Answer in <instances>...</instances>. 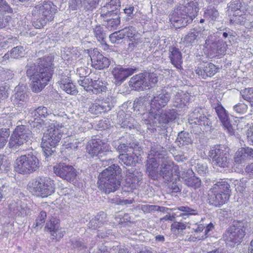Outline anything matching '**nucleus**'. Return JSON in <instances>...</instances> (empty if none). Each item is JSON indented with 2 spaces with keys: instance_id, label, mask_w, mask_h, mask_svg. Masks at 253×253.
Listing matches in <instances>:
<instances>
[{
  "instance_id": "f257e3e1",
  "label": "nucleus",
  "mask_w": 253,
  "mask_h": 253,
  "mask_svg": "<svg viewBox=\"0 0 253 253\" xmlns=\"http://www.w3.org/2000/svg\"><path fill=\"white\" fill-rule=\"evenodd\" d=\"M38 65L30 62L26 66V75L31 81L33 92H40L51 79L53 73L51 56H44L38 59Z\"/></svg>"
},
{
  "instance_id": "f03ea898",
  "label": "nucleus",
  "mask_w": 253,
  "mask_h": 253,
  "mask_svg": "<svg viewBox=\"0 0 253 253\" xmlns=\"http://www.w3.org/2000/svg\"><path fill=\"white\" fill-rule=\"evenodd\" d=\"M197 1H190L185 5H179L173 10L170 20L175 28L186 27L191 23L199 10Z\"/></svg>"
},
{
  "instance_id": "7ed1b4c3",
  "label": "nucleus",
  "mask_w": 253,
  "mask_h": 253,
  "mask_svg": "<svg viewBox=\"0 0 253 253\" xmlns=\"http://www.w3.org/2000/svg\"><path fill=\"white\" fill-rule=\"evenodd\" d=\"M63 126L57 122L51 123L44 133L41 143L45 159L53 155L63 133Z\"/></svg>"
},
{
  "instance_id": "20e7f679",
  "label": "nucleus",
  "mask_w": 253,
  "mask_h": 253,
  "mask_svg": "<svg viewBox=\"0 0 253 253\" xmlns=\"http://www.w3.org/2000/svg\"><path fill=\"white\" fill-rule=\"evenodd\" d=\"M120 0H111L101 8L100 17L108 30H116L120 24Z\"/></svg>"
},
{
  "instance_id": "39448f33",
  "label": "nucleus",
  "mask_w": 253,
  "mask_h": 253,
  "mask_svg": "<svg viewBox=\"0 0 253 253\" xmlns=\"http://www.w3.org/2000/svg\"><path fill=\"white\" fill-rule=\"evenodd\" d=\"M56 6L50 1L40 3L33 8L32 15L36 20L34 26L37 29L45 26L48 22L51 21L56 12Z\"/></svg>"
},
{
  "instance_id": "423d86ee",
  "label": "nucleus",
  "mask_w": 253,
  "mask_h": 253,
  "mask_svg": "<svg viewBox=\"0 0 253 253\" xmlns=\"http://www.w3.org/2000/svg\"><path fill=\"white\" fill-rule=\"evenodd\" d=\"M30 192L37 197L45 198L55 192L54 181L47 176H38L29 184Z\"/></svg>"
},
{
  "instance_id": "0eeeda50",
  "label": "nucleus",
  "mask_w": 253,
  "mask_h": 253,
  "mask_svg": "<svg viewBox=\"0 0 253 253\" xmlns=\"http://www.w3.org/2000/svg\"><path fill=\"white\" fill-rule=\"evenodd\" d=\"M230 185L221 180L214 184L209 193V203L215 207H220L229 199Z\"/></svg>"
},
{
  "instance_id": "6e6552de",
  "label": "nucleus",
  "mask_w": 253,
  "mask_h": 253,
  "mask_svg": "<svg viewBox=\"0 0 253 253\" xmlns=\"http://www.w3.org/2000/svg\"><path fill=\"white\" fill-rule=\"evenodd\" d=\"M39 167V159L32 152H29L16 159L14 169L19 173L27 174L38 170Z\"/></svg>"
},
{
  "instance_id": "1a4fd4ad",
  "label": "nucleus",
  "mask_w": 253,
  "mask_h": 253,
  "mask_svg": "<svg viewBox=\"0 0 253 253\" xmlns=\"http://www.w3.org/2000/svg\"><path fill=\"white\" fill-rule=\"evenodd\" d=\"M250 225L251 224L245 220L233 221L224 235V240L227 243H240Z\"/></svg>"
},
{
  "instance_id": "9d476101",
  "label": "nucleus",
  "mask_w": 253,
  "mask_h": 253,
  "mask_svg": "<svg viewBox=\"0 0 253 253\" xmlns=\"http://www.w3.org/2000/svg\"><path fill=\"white\" fill-rule=\"evenodd\" d=\"M147 97H140L138 99L137 103L139 106H145L149 104L148 101L147 100ZM170 96L168 93L161 92L160 94L154 96L153 99L151 100L150 105V117H153L155 115V112H159V111L164 107L169 101Z\"/></svg>"
},
{
  "instance_id": "9b49d317",
  "label": "nucleus",
  "mask_w": 253,
  "mask_h": 253,
  "mask_svg": "<svg viewBox=\"0 0 253 253\" xmlns=\"http://www.w3.org/2000/svg\"><path fill=\"white\" fill-rule=\"evenodd\" d=\"M213 165L222 168L228 167L229 153L224 146L217 145L211 148L209 153Z\"/></svg>"
},
{
  "instance_id": "f8f14e48",
  "label": "nucleus",
  "mask_w": 253,
  "mask_h": 253,
  "mask_svg": "<svg viewBox=\"0 0 253 253\" xmlns=\"http://www.w3.org/2000/svg\"><path fill=\"white\" fill-rule=\"evenodd\" d=\"M159 112H155V115L150 117V113L147 115V119L143 117V120L145 124L150 126H159V125L167 124L170 121L174 120L176 117L177 113L174 109H166L164 113L161 114Z\"/></svg>"
},
{
  "instance_id": "ddd939ff",
  "label": "nucleus",
  "mask_w": 253,
  "mask_h": 253,
  "mask_svg": "<svg viewBox=\"0 0 253 253\" xmlns=\"http://www.w3.org/2000/svg\"><path fill=\"white\" fill-rule=\"evenodd\" d=\"M161 162L159 175L162 176L165 181H171L173 174L180 176V173L178 166L175 165L173 161L169 158L165 157L161 161Z\"/></svg>"
},
{
  "instance_id": "4468645a",
  "label": "nucleus",
  "mask_w": 253,
  "mask_h": 253,
  "mask_svg": "<svg viewBox=\"0 0 253 253\" xmlns=\"http://www.w3.org/2000/svg\"><path fill=\"white\" fill-rule=\"evenodd\" d=\"M111 74L114 79V83L117 86L120 85L127 78L136 72L135 67H123L115 64L112 66Z\"/></svg>"
},
{
  "instance_id": "2eb2a0df",
  "label": "nucleus",
  "mask_w": 253,
  "mask_h": 253,
  "mask_svg": "<svg viewBox=\"0 0 253 253\" xmlns=\"http://www.w3.org/2000/svg\"><path fill=\"white\" fill-rule=\"evenodd\" d=\"M87 152L91 157L96 156L101 159L111 154L112 151L107 143L97 139L92 140V144L87 148Z\"/></svg>"
},
{
  "instance_id": "dca6fc26",
  "label": "nucleus",
  "mask_w": 253,
  "mask_h": 253,
  "mask_svg": "<svg viewBox=\"0 0 253 253\" xmlns=\"http://www.w3.org/2000/svg\"><path fill=\"white\" fill-rule=\"evenodd\" d=\"M116 102V98L110 96L103 100L95 101L89 105L88 111L94 115L107 112L111 110Z\"/></svg>"
},
{
  "instance_id": "f3484780",
  "label": "nucleus",
  "mask_w": 253,
  "mask_h": 253,
  "mask_svg": "<svg viewBox=\"0 0 253 253\" xmlns=\"http://www.w3.org/2000/svg\"><path fill=\"white\" fill-rule=\"evenodd\" d=\"M54 173L63 179L70 182H74L77 178V171L72 166L60 163L53 167Z\"/></svg>"
},
{
  "instance_id": "a211bd4d",
  "label": "nucleus",
  "mask_w": 253,
  "mask_h": 253,
  "mask_svg": "<svg viewBox=\"0 0 253 253\" xmlns=\"http://www.w3.org/2000/svg\"><path fill=\"white\" fill-rule=\"evenodd\" d=\"M208 34V30L204 28L195 27L185 35L183 42L188 46L196 45L201 42L202 39H205Z\"/></svg>"
},
{
  "instance_id": "6ab92c4d",
  "label": "nucleus",
  "mask_w": 253,
  "mask_h": 253,
  "mask_svg": "<svg viewBox=\"0 0 253 253\" xmlns=\"http://www.w3.org/2000/svg\"><path fill=\"white\" fill-rule=\"evenodd\" d=\"M100 0H69V7L72 10H81L92 12L98 6Z\"/></svg>"
},
{
  "instance_id": "aec40b11",
  "label": "nucleus",
  "mask_w": 253,
  "mask_h": 253,
  "mask_svg": "<svg viewBox=\"0 0 253 253\" xmlns=\"http://www.w3.org/2000/svg\"><path fill=\"white\" fill-rule=\"evenodd\" d=\"M219 118L223 128L230 135H233L235 133V130L230 123L227 112L220 103H218L215 106H213Z\"/></svg>"
},
{
  "instance_id": "412c9836",
  "label": "nucleus",
  "mask_w": 253,
  "mask_h": 253,
  "mask_svg": "<svg viewBox=\"0 0 253 253\" xmlns=\"http://www.w3.org/2000/svg\"><path fill=\"white\" fill-rule=\"evenodd\" d=\"M89 56L93 67L97 70H103L107 68L111 64L110 59L104 56L97 50L94 49L89 52Z\"/></svg>"
},
{
  "instance_id": "4be33fe9",
  "label": "nucleus",
  "mask_w": 253,
  "mask_h": 253,
  "mask_svg": "<svg viewBox=\"0 0 253 253\" xmlns=\"http://www.w3.org/2000/svg\"><path fill=\"white\" fill-rule=\"evenodd\" d=\"M219 68L211 62H201L196 67L195 73L199 78L206 79L213 76Z\"/></svg>"
},
{
  "instance_id": "5701e85b",
  "label": "nucleus",
  "mask_w": 253,
  "mask_h": 253,
  "mask_svg": "<svg viewBox=\"0 0 253 253\" xmlns=\"http://www.w3.org/2000/svg\"><path fill=\"white\" fill-rule=\"evenodd\" d=\"M97 184L100 190L106 194L114 192L120 186L121 182L119 178L98 179Z\"/></svg>"
},
{
  "instance_id": "b1692460",
  "label": "nucleus",
  "mask_w": 253,
  "mask_h": 253,
  "mask_svg": "<svg viewBox=\"0 0 253 253\" xmlns=\"http://www.w3.org/2000/svg\"><path fill=\"white\" fill-rule=\"evenodd\" d=\"M142 174L141 172L131 168L126 169V182L128 186L132 189H136L141 183Z\"/></svg>"
},
{
  "instance_id": "393cba45",
  "label": "nucleus",
  "mask_w": 253,
  "mask_h": 253,
  "mask_svg": "<svg viewBox=\"0 0 253 253\" xmlns=\"http://www.w3.org/2000/svg\"><path fill=\"white\" fill-rule=\"evenodd\" d=\"M206 111L204 109L197 108L195 109L191 115V118L193 120H195L196 123L200 125H203L210 127L211 126V118L210 115L205 114Z\"/></svg>"
},
{
  "instance_id": "a878e982",
  "label": "nucleus",
  "mask_w": 253,
  "mask_h": 253,
  "mask_svg": "<svg viewBox=\"0 0 253 253\" xmlns=\"http://www.w3.org/2000/svg\"><path fill=\"white\" fill-rule=\"evenodd\" d=\"M160 160L156 159V157H149L146 161V172L148 176L153 180H156L159 177L158 168L160 166L159 162Z\"/></svg>"
},
{
  "instance_id": "bb28decb",
  "label": "nucleus",
  "mask_w": 253,
  "mask_h": 253,
  "mask_svg": "<svg viewBox=\"0 0 253 253\" xmlns=\"http://www.w3.org/2000/svg\"><path fill=\"white\" fill-rule=\"evenodd\" d=\"M146 75L144 73L136 75L131 78L129 82L130 85L135 90H144L147 88L146 82Z\"/></svg>"
},
{
  "instance_id": "cd10ccee",
  "label": "nucleus",
  "mask_w": 253,
  "mask_h": 253,
  "mask_svg": "<svg viewBox=\"0 0 253 253\" xmlns=\"http://www.w3.org/2000/svg\"><path fill=\"white\" fill-rule=\"evenodd\" d=\"M169 57L171 63L177 69H181L182 63V54L179 49L176 47H169Z\"/></svg>"
},
{
  "instance_id": "c85d7f7f",
  "label": "nucleus",
  "mask_w": 253,
  "mask_h": 253,
  "mask_svg": "<svg viewBox=\"0 0 253 253\" xmlns=\"http://www.w3.org/2000/svg\"><path fill=\"white\" fill-rule=\"evenodd\" d=\"M253 159V149L250 147H242L236 152L234 161L238 164H241L247 159Z\"/></svg>"
},
{
  "instance_id": "c756f323",
  "label": "nucleus",
  "mask_w": 253,
  "mask_h": 253,
  "mask_svg": "<svg viewBox=\"0 0 253 253\" xmlns=\"http://www.w3.org/2000/svg\"><path fill=\"white\" fill-rule=\"evenodd\" d=\"M14 90L15 93L12 99L14 104H19L27 101L28 95L26 93V86L24 84H19L15 87Z\"/></svg>"
},
{
  "instance_id": "7c9ffc66",
  "label": "nucleus",
  "mask_w": 253,
  "mask_h": 253,
  "mask_svg": "<svg viewBox=\"0 0 253 253\" xmlns=\"http://www.w3.org/2000/svg\"><path fill=\"white\" fill-rule=\"evenodd\" d=\"M121 171V169L119 166L112 165L99 174L98 179L118 178L117 174L119 173Z\"/></svg>"
},
{
  "instance_id": "2f4dec72",
  "label": "nucleus",
  "mask_w": 253,
  "mask_h": 253,
  "mask_svg": "<svg viewBox=\"0 0 253 253\" xmlns=\"http://www.w3.org/2000/svg\"><path fill=\"white\" fill-rule=\"evenodd\" d=\"M226 42L223 41L217 42L208 49L209 55L211 57L219 56L225 54L226 50Z\"/></svg>"
},
{
  "instance_id": "473e14b6",
  "label": "nucleus",
  "mask_w": 253,
  "mask_h": 253,
  "mask_svg": "<svg viewBox=\"0 0 253 253\" xmlns=\"http://www.w3.org/2000/svg\"><path fill=\"white\" fill-rule=\"evenodd\" d=\"M166 154L167 151L164 147L158 144L154 143L151 146V149L148 154V156L149 158L156 157V159L161 161L165 157H168Z\"/></svg>"
},
{
  "instance_id": "72a5a7b5",
  "label": "nucleus",
  "mask_w": 253,
  "mask_h": 253,
  "mask_svg": "<svg viewBox=\"0 0 253 253\" xmlns=\"http://www.w3.org/2000/svg\"><path fill=\"white\" fill-rule=\"evenodd\" d=\"M228 10H231L234 13L239 14L240 12H246L247 5L241 0H232L228 5Z\"/></svg>"
},
{
  "instance_id": "f704fd0d",
  "label": "nucleus",
  "mask_w": 253,
  "mask_h": 253,
  "mask_svg": "<svg viewBox=\"0 0 253 253\" xmlns=\"http://www.w3.org/2000/svg\"><path fill=\"white\" fill-rule=\"evenodd\" d=\"M106 221V214L103 211L100 212L90 221L88 223V227L93 229H96L101 227Z\"/></svg>"
},
{
  "instance_id": "c9c22d12",
  "label": "nucleus",
  "mask_w": 253,
  "mask_h": 253,
  "mask_svg": "<svg viewBox=\"0 0 253 253\" xmlns=\"http://www.w3.org/2000/svg\"><path fill=\"white\" fill-rule=\"evenodd\" d=\"M119 158L121 163L127 166H134L137 163L138 157L134 153L121 154Z\"/></svg>"
},
{
  "instance_id": "e433bc0d",
  "label": "nucleus",
  "mask_w": 253,
  "mask_h": 253,
  "mask_svg": "<svg viewBox=\"0 0 253 253\" xmlns=\"http://www.w3.org/2000/svg\"><path fill=\"white\" fill-rule=\"evenodd\" d=\"M12 133L18 137L20 138V140L22 141L24 143H25L28 140L31 134L30 131L25 126L23 125L17 126Z\"/></svg>"
},
{
  "instance_id": "4c0bfd02",
  "label": "nucleus",
  "mask_w": 253,
  "mask_h": 253,
  "mask_svg": "<svg viewBox=\"0 0 253 253\" xmlns=\"http://www.w3.org/2000/svg\"><path fill=\"white\" fill-rule=\"evenodd\" d=\"M189 96L183 92H177L173 98V106L177 108H182L189 102Z\"/></svg>"
},
{
  "instance_id": "58836bf2",
  "label": "nucleus",
  "mask_w": 253,
  "mask_h": 253,
  "mask_svg": "<svg viewBox=\"0 0 253 253\" xmlns=\"http://www.w3.org/2000/svg\"><path fill=\"white\" fill-rule=\"evenodd\" d=\"M21 201H12L8 205V211L11 216H22L25 213L24 209L22 207Z\"/></svg>"
},
{
  "instance_id": "ea45409f",
  "label": "nucleus",
  "mask_w": 253,
  "mask_h": 253,
  "mask_svg": "<svg viewBox=\"0 0 253 253\" xmlns=\"http://www.w3.org/2000/svg\"><path fill=\"white\" fill-rule=\"evenodd\" d=\"M90 91L94 94H99L102 92H105L106 87L104 85L103 82L99 80V78L94 77L93 78L92 83L91 86L89 87Z\"/></svg>"
},
{
  "instance_id": "a19ab883",
  "label": "nucleus",
  "mask_w": 253,
  "mask_h": 253,
  "mask_svg": "<svg viewBox=\"0 0 253 253\" xmlns=\"http://www.w3.org/2000/svg\"><path fill=\"white\" fill-rule=\"evenodd\" d=\"M93 33L94 37L97 41L101 44H106V34L104 30V28L100 25H96L93 28Z\"/></svg>"
},
{
  "instance_id": "79ce46f5",
  "label": "nucleus",
  "mask_w": 253,
  "mask_h": 253,
  "mask_svg": "<svg viewBox=\"0 0 253 253\" xmlns=\"http://www.w3.org/2000/svg\"><path fill=\"white\" fill-rule=\"evenodd\" d=\"M184 183L188 187L197 189L201 186V180L198 177L193 176L190 177L183 176Z\"/></svg>"
},
{
  "instance_id": "37998d69",
  "label": "nucleus",
  "mask_w": 253,
  "mask_h": 253,
  "mask_svg": "<svg viewBox=\"0 0 253 253\" xmlns=\"http://www.w3.org/2000/svg\"><path fill=\"white\" fill-rule=\"evenodd\" d=\"M192 142V139L189 133L184 131H181L178 133L175 141L176 143L179 147L188 145L191 144Z\"/></svg>"
},
{
  "instance_id": "c03bdc74",
  "label": "nucleus",
  "mask_w": 253,
  "mask_h": 253,
  "mask_svg": "<svg viewBox=\"0 0 253 253\" xmlns=\"http://www.w3.org/2000/svg\"><path fill=\"white\" fill-rule=\"evenodd\" d=\"M248 15L246 12H240L239 14L233 13V16L230 18V22L233 24L244 25L248 19Z\"/></svg>"
},
{
  "instance_id": "a18cd8bd",
  "label": "nucleus",
  "mask_w": 253,
  "mask_h": 253,
  "mask_svg": "<svg viewBox=\"0 0 253 253\" xmlns=\"http://www.w3.org/2000/svg\"><path fill=\"white\" fill-rule=\"evenodd\" d=\"M140 209L145 213L154 212L156 211L160 212H167L169 210L168 208L160 207L157 205H142Z\"/></svg>"
},
{
  "instance_id": "49530a36",
  "label": "nucleus",
  "mask_w": 253,
  "mask_h": 253,
  "mask_svg": "<svg viewBox=\"0 0 253 253\" xmlns=\"http://www.w3.org/2000/svg\"><path fill=\"white\" fill-rule=\"evenodd\" d=\"M69 75L68 71L67 70L65 71L61 70L58 71V73L56 74V76L57 78V83L59 86H61V85L62 84H64L71 80Z\"/></svg>"
},
{
  "instance_id": "de8ad7c7",
  "label": "nucleus",
  "mask_w": 253,
  "mask_h": 253,
  "mask_svg": "<svg viewBox=\"0 0 253 253\" xmlns=\"http://www.w3.org/2000/svg\"><path fill=\"white\" fill-rule=\"evenodd\" d=\"M48 114L47 108L44 106H40L32 112V116L35 117V120L39 118L42 120V118H45Z\"/></svg>"
},
{
  "instance_id": "09e8293b",
  "label": "nucleus",
  "mask_w": 253,
  "mask_h": 253,
  "mask_svg": "<svg viewBox=\"0 0 253 253\" xmlns=\"http://www.w3.org/2000/svg\"><path fill=\"white\" fill-rule=\"evenodd\" d=\"M218 16L219 13L214 7L209 6L204 13V17L211 21H215Z\"/></svg>"
},
{
  "instance_id": "8fccbe9b",
  "label": "nucleus",
  "mask_w": 253,
  "mask_h": 253,
  "mask_svg": "<svg viewBox=\"0 0 253 253\" xmlns=\"http://www.w3.org/2000/svg\"><path fill=\"white\" fill-rule=\"evenodd\" d=\"M20 138L18 137L14 133H12L10 136L7 147L12 149H16L19 146L23 145L24 143L20 140Z\"/></svg>"
},
{
  "instance_id": "3c124183",
  "label": "nucleus",
  "mask_w": 253,
  "mask_h": 253,
  "mask_svg": "<svg viewBox=\"0 0 253 253\" xmlns=\"http://www.w3.org/2000/svg\"><path fill=\"white\" fill-rule=\"evenodd\" d=\"M240 94L243 98L249 101L252 107H253V87H249L241 90Z\"/></svg>"
},
{
  "instance_id": "603ef678",
  "label": "nucleus",
  "mask_w": 253,
  "mask_h": 253,
  "mask_svg": "<svg viewBox=\"0 0 253 253\" xmlns=\"http://www.w3.org/2000/svg\"><path fill=\"white\" fill-rule=\"evenodd\" d=\"M60 87L67 93L72 95H75L78 92L76 87L73 83L72 80L69 81L64 84H62Z\"/></svg>"
},
{
  "instance_id": "864d4df0",
  "label": "nucleus",
  "mask_w": 253,
  "mask_h": 253,
  "mask_svg": "<svg viewBox=\"0 0 253 253\" xmlns=\"http://www.w3.org/2000/svg\"><path fill=\"white\" fill-rule=\"evenodd\" d=\"M124 114L120 115L119 117V120L120 123V125L121 127H124L125 128H131L133 127L134 125L133 123L132 122H133V120L132 118H130L129 117L126 118V115H125V118L123 120V118Z\"/></svg>"
},
{
  "instance_id": "5fc2aeb1",
  "label": "nucleus",
  "mask_w": 253,
  "mask_h": 253,
  "mask_svg": "<svg viewBox=\"0 0 253 253\" xmlns=\"http://www.w3.org/2000/svg\"><path fill=\"white\" fill-rule=\"evenodd\" d=\"M144 74L146 75V82L147 84V88H150L153 87L155 84L158 82V77L156 74L152 73L144 72Z\"/></svg>"
},
{
  "instance_id": "6e6d98bb",
  "label": "nucleus",
  "mask_w": 253,
  "mask_h": 253,
  "mask_svg": "<svg viewBox=\"0 0 253 253\" xmlns=\"http://www.w3.org/2000/svg\"><path fill=\"white\" fill-rule=\"evenodd\" d=\"M45 228L47 230V231L50 232H52L51 234L52 236H55L54 234L59 229L58 220L55 219H54L53 220H50L49 222H48L46 223Z\"/></svg>"
},
{
  "instance_id": "4d7b16f0",
  "label": "nucleus",
  "mask_w": 253,
  "mask_h": 253,
  "mask_svg": "<svg viewBox=\"0 0 253 253\" xmlns=\"http://www.w3.org/2000/svg\"><path fill=\"white\" fill-rule=\"evenodd\" d=\"M2 40H1V43L0 45L1 48H5L12 46L15 44H17L18 40L16 37H10L5 38L2 36Z\"/></svg>"
},
{
  "instance_id": "13d9d810",
  "label": "nucleus",
  "mask_w": 253,
  "mask_h": 253,
  "mask_svg": "<svg viewBox=\"0 0 253 253\" xmlns=\"http://www.w3.org/2000/svg\"><path fill=\"white\" fill-rule=\"evenodd\" d=\"M46 217V213L44 211H41L33 224V227L37 229H41L45 222Z\"/></svg>"
},
{
  "instance_id": "bf43d9fd",
  "label": "nucleus",
  "mask_w": 253,
  "mask_h": 253,
  "mask_svg": "<svg viewBox=\"0 0 253 253\" xmlns=\"http://www.w3.org/2000/svg\"><path fill=\"white\" fill-rule=\"evenodd\" d=\"M77 52V49L76 47H66L64 48L62 55L67 60L70 58H76L78 57Z\"/></svg>"
},
{
  "instance_id": "052dcab7",
  "label": "nucleus",
  "mask_w": 253,
  "mask_h": 253,
  "mask_svg": "<svg viewBox=\"0 0 253 253\" xmlns=\"http://www.w3.org/2000/svg\"><path fill=\"white\" fill-rule=\"evenodd\" d=\"M124 13L126 14V20L129 21L133 19L137 12V9L132 5H127L124 9Z\"/></svg>"
},
{
  "instance_id": "680f3d73",
  "label": "nucleus",
  "mask_w": 253,
  "mask_h": 253,
  "mask_svg": "<svg viewBox=\"0 0 253 253\" xmlns=\"http://www.w3.org/2000/svg\"><path fill=\"white\" fill-rule=\"evenodd\" d=\"M24 48L22 46L13 47L10 51V55L11 58H18L23 56Z\"/></svg>"
},
{
  "instance_id": "e2e57ef3",
  "label": "nucleus",
  "mask_w": 253,
  "mask_h": 253,
  "mask_svg": "<svg viewBox=\"0 0 253 253\" xmlns=\"http://www.w3.org/2000/svg\"><path fill=\"white\" fill-rule=\"evenodd\" d=\"M93 78H89L87 77L84 78L83 79H80L78 80V83L80 85L83 86L87 91H90L89 87L91 86L92 83Z\"/></svg>"
},
{
  "instance_id": "0e129e2a",
  "label": "nucleus",
  "mask_w": 253,
  "mask_h": 253,
  "mask_svg": "<svg viewBox=\"0 0 253 253\" xmlns=\"http://www.w3.org/2000/svg\"><path fill=\"white\" fill-rule=\"evenodd\" d=\"M137 146H138L137 144H134L133 146V144L129 143H121L120 144L117 149V151L120 154H123V153H126L128 148H132L134 149Z\"/></svg>"
},
{
  "instance_id": "69168bd1",
  "label": "nucleus",
  "mask_w": 253,
  "mask_h": 253,
  "mask_svg": "<svg viewBox=\"0 0 253 253\" xmlns=\"http://www.w3.org/2000/svg\"><path fill=\"white\" fill-rule=\"evenodd\" d=\"M125 38L123 29L111 34L109 36V39L112 43H115L117 41L121 40Z\"/></svg>"
},
{
  "instance_id": "338daca9",
  "label": "nucleus",
  "mask_w": 253,
  "mask_h": 253,
  "mask_svg": "<svg viewBox=\"0 0 253 253\" xmlns=\"http://www.w3.org/2000/svg\"><path fill=\"white\" fill-rule=\"evenodd\" d=\"M125 37H127L128 39H132L136 33V29L133 26H128L123 29Z\"/></svg>"
},
{
  "instance_id": "774afa93",
  "label": "nucleus",
  "mask_w": 253,
  "mask_h": 253,
  "mask_svg": "<svg viewBox=\"0 0 253 253\" xmlns=\"http://www.w3.org/2000/svg\"><path fill=\"white\" fill-rule=\"evenodd\" d=\"M235 112L239 114H244L246 112L248 106L244 103H239L233 107Z\"/></svg>"
}]
</instances>
